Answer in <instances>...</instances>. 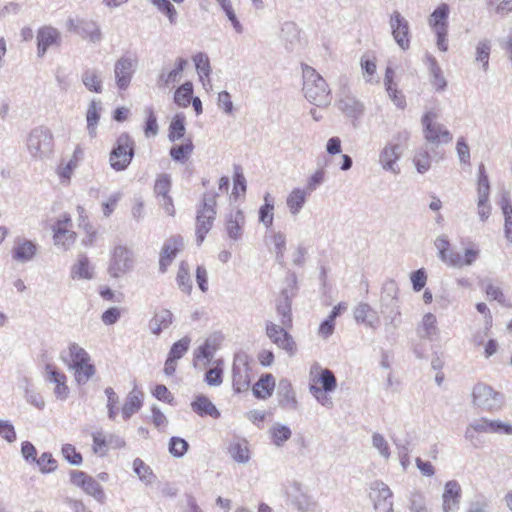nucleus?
<instances>
[{
    "label": "nucleus",
    "instance_id": "nucleus-18",
    "mask_svg": "<svg viewBox=\"0 0 512 512\" xmlns=\"http://www.w3.org/2000/svg\"><path fill=\"white\" fill-rule=\"evenodd\" d=\"M38 252V246L35 242L26 238H16L11 250V256L14 261L25 264L34 259Z\"/></svg>",
    "mask_w": 512,
    "mask_h": 512
},
{
    "label": "nucleus",
    "instance_id": "nucleus-48",
    "mask_svg": "<svg viewBox=\"0 0 512 512\" xmlns=\"http://www.w3.org/2000/svg\"><path fill=\"white\" fill-rule=\"evenodd\" d=\"M86 481V484L82 488L83 491L92 496L100 504H104L106 502V494L99 482H97L93 477H90V479Z\"/></svg>",
    "mask_w": 512,
    "mask_h": 512
},
{
    "label": "nucleus",
    "instance_id": "nucleus-53",
    "mask_svg": "<svg viewBox=\"0 0 512 512\" xmlns=\"http://www.w3.org/2000/svg\"><path fill=\"white\" fill-rule=\"evenodd\" d=\"M490 52L491 42L488 39H483L478 42L476 46V61L482 63L484 71L488 70Z\"/></svg>",
    "mask_w": 512,
    "mask_h": 512
},
{
    "label": "nucleus",
    "instance_id": "nucleus-27",
    "mask_svg": "<svg viewBox=\"0 0 512 512\" xmlns=\"http://www.w3.org/2000/svg\"><path fill=\"white\" fill-rule=\"evenodd\" d=\"M417 335L421 339H426L429 341H436L439 337V328L437 326L436 316L432 313H426L423 317L419 325L417 326Z\"/></svg>",
    "mask_w": 512,
    "mask_h": 512
},
{
    "label": "nucleus",
    "instance_id": "nucleus-12",
    "mask_svg": "<svg viewBox=\"0 0 512 512\" xmlns=\"http://www.w3.org/2000/svg\"><path fill=\"white\" fill-rule=\"evenodd\" d=\"M286 494L292 505L301 512H314L317 508V502L308 495L303 485L299 482L291 483Z\"/></svg>",
    "mask_w": 512,
    "mask_h": 512
},
{
    "label": "nucleus",
    "instance_id": "nucleus-43",
    "mask_svg": "<svg viewBox=\"0 0 512 512\" xmlns=\"http://www.w3.org/2000/svg\"><path fill=\"white\" fill-rule=\"evenodd\" d=\"M193 95V84L190 81H186L179 86L174 93V102L176 105L182 108H186L190 105Z\"/></svg>",
    "mask_w": 512,
    "mask_h": 512
},
{
    "label": "nucleus",
    "instance_id": "nucleus-35",
    "mask_svg": "<svg viewBox=\"0 0 512 512\" xmlns=\"http://www.w3.org/2000/svg\"><path fill=\"white\" fill-rule=\"evenodd\" d=\"M102 109L101 102L92 100L87 109L86 113V121H87V131L91 138L96 137L97 134V125L100 119V111Z\"/></svg>",
    "mask_w": 512,
    "mask_h": 512
},
{
    "label": "nucleus",
    "instance_id": "nucleus-15",
    "mask_svg": "<svg viewBox=\"0 0 512 512\" xmlns=\"http://www.w3.org/2000/svg\"><path fill=\"white\" fill-rule=\"evenodd\" d=\"M233 386L237 392L245 391L250 386V367L246 354H237L234 358Z\"/></svg>",
    "mask_w": 512,
    "mask_h": 512
},
{
    "label": "nucleus",
    "instance_id": "nucleus-64",
    "mask_svg": "<svg viewBox=\"0 0 512 512\" xmlns=\"http://www.w3.org/2000/svg\"><path fill=\"white\" fill-rule=\"evenodd\" d=\"M271 239L274 244L276 259L279 263H282L286 249V236L282 232H274Z\"/></svg>",
    "mask_w": 512,
    "mask_h": 512
},
{
    "label": "nucleus",
    "instance_id": "nucleus-39",
    "mask_svg": "<svg viewBox=\"0 0 512 512\" xmlns=\"http://www.w3.org/2000/svg\"><path fill=\"white\" fill-rule=\"evenodd\" d=\"M142 392L133 389L127 396V399L122 407V416L125 420L129 419L136 413L142 406Z\"/></svg>",
    "mask_w": 512,
    "mask_h": 512
},
{
    "label": "nucleus",
    "instance_id": "nucleus-38",
    "mask_svg": "<svg viewBox=\"0 0 512 512\" xmlns=\"http://www.w3.org/2000/svg\"><path fill=\"white\" fill-rule=\"evenodd\" d=\"M275 387V380L271 374H265L253 386L255 397L265 399L271 396Z\"/></svg>",
    "mask_w": 512,
    "mask_h": 512
},
{
    "label": "nucleus",
    "instance_id": "nucleus-7",
    "mask_svg": "<svg viewBox=\"0 0 512 512\" xmlns=\"http://www.w3.org/2000/svg\"><path fill=\"white\" fill-rule=\"evenodd\" d=\"M287 327L275 324L272 321L265 322L266 336L278 348L284 350L290 357L297 352V344L291 334L286 331Z\"/></svg>",
    "mask_w": 512,
    "mask_h": 512
},
{
    "label": "nucleus",
    "instance_id": "nucleus-3",
    "mask_svg": "<svg viewBox=\"0 0 512 512\" xmlns=\"http://www.w3.org/2000/svg\"><path fill=\"white\" fill-rule=\"evenodd\" d=\"M26 146L29 154L35 159L50 157L54 146L51 130L45 126L35 127L27 137Z\"/></svg>",
    "mask_w": 512,
    "mask_h": 512
},
{
    "label": "nucleus",
    "instance_id": "nucleus-14",
    "mask_svg": "<svg viewBox=\"0 0 512 512\" xmlns=\"http://www.w3.org/2000/svg\"><path fill=\"white\" fill-rule=\"evenodd\" d=\"M370 490V498L373 501L376 511L393 512V493L387 484L376 480L371 483Z\"/></svg>",
    "mask_w": 512,
    "mask_h": 512
},
{
    "label": "nucleus",
    "instance_id": "nucleus-20",
    "mask_svg": "<svg viewBox=\"0 0 512 512\" xmlns=\"http://www.w3.org/2000/svg\"><path fill=\"white\" fill-rule=\"evenodd\" d=\"M423 127L424 139L433 146L448 144L452 141L453 136L450 131L441 123H426Z\"/></svg>",
    "mask_w": 512,
    "mask_h": 512
},
{
    "label": "nucleus",
    "instance_id": "nucleus-33",
    "mask_svg": "<svg viewBox=\"0 0 512 512\" xmlns=\"http://www.w3.org/2000/svg\"><path fill=\"white\" fill-rule=\"evenodd\" d=\"M281 40L285 43L287 50H294L300 43V30L294 22H285L281 28Z\"/></svg>",
    "mask_w": 512,
    "mask_h": 512
},
{
    "label": "nucleus",
    "instance_id": "nucleus-45",
    "mask_svg": "<svg viewBox=\"0 0 512 512\" xmlns=\"http://www.w3.org/2000/svg\"><path fill=\"white\" fill-rule=\"evenodd\" d=\"M216 2L225 13L235 32L237 34H242L244 32V27L237 18L231 0H216Z\"/></svg>",
    "mask_w": 512,
    "mask_h": 512
},
{
    "label": "nucleus",
    "instance_id": "nucleus-34",
    "mask_svg": "<svg viewBox=\"0 0 512 512\" xmlns=\"http://www.w3.org/2000/svg\"><path fill=\"white\" fill-rule=\"evenodd\" d=\"M79 33L83 39H88L92 43H99L102 40V33L99 25L92 20H80Z\"/></svg>",
    "mask_w": 512,
    "mask_h": 512
},
{
    "label": "nucleus",
    "instance_id": "nucleus-24",
    "mask_svg": "<svg viewBox=\"0 0 512 512\" xmlns=\"http://www.w3.org/2000/svg\"><path fill=\"white\" fill-rule=\"evenodd\" d=\"M183 244V238L181 236L171 237L164 243L159 260V270L161 273L167 271L168 266L182 249Z\"/></svg>",
    "mask_w": 512,
    "mask_h": 512
},
{
    "label": "nucleus",
    "instance_id": "nucleus-56",
    "mask_svg": "<svg viewBox=\"0 0 512 512\" xmlns=\"http://www.w3.org/2000/svg\"><path fill=\"white\" fill-rule=\"evenodd\" d=\"M320 387L324 392H333L337 388V380L334 373L329 369H323L318 377Z\"/></svg>",
    "mask_w": 512,
    "mask_h": 512
},
{
    "label": "nucleus",
    "instance_id": "nucleus-42",
    "mask_svg": "<svg viewBox=\"0 0 512 512\" xmlns=\"http://www.w3.org/2000/svg\"><path fill=\"white\" fill-rule=\"evenodd\" d=\"M480 250L476 248L465 249L464 256L459 253L453 254L450 258V266L463 267L472 265L479 257Z\"/></svg>",
    "mask_w": 512,
    "mask_h": 512
},
{
    "label": "nucleus",
    "instance_id": "nucleus-28",
    "mask_svg": "<svg viewBox=\"0 0 512 512\" xmlns=\"http://www.w3.org/2000/svg\"><path fill=\"white\" fill-rule=\"evenodd\" d=\"M277 395L279 405L283 409L294 411L298 408L295 392L290 381L287 379H282L279 382Z\"/></svg>",
    "mask_w": 512,
    "mask_h": 512
},
{
    "label": "nucleus",
    "instance_id": "nucleus-25",
    "mask_svg": "<svg viewBox=\"0 0 512 512\" xmlns=\"http://www.w3.org/2000/svg\"><path fill=\"white\" fill-rule=\"evenodd\" d=\"M61 41L60 32L51 26H44L37 33V53L39 57L44 56L48 48L58 45Z\"/></svg>",
    "mask_w": 512,
    "mask_h": 512
},
{
    "label": "nucleus",
    "instance_id": "nucleus-8",
    "mask_svg": "<svg viewBox=\"0 0 512 512\" xmlns=\"http://www.w3.org/2000/svg\"><path fill=\"white\" fill-rule=\"evenodd\" d=\"M137 68V59L131 55H122L114 64L115 85L119 91H125L131 84Z\"/></svg>",
    "mask_w": 512,
    "mask_h": 512
},
{
    "label": "nucleus",
    "instance_id": "nucleus-62",
    "mask_svg": "<svg viewBox=\"0 0 512 512\" xmlns=\"http://www.w3.org/2000/svg\"><path fill=\"white\" fill-rule=\"evenodd\" d=\"M230 455L238 463H246L250 459L247 445L242 443H235L231 445Z\"/></svg>",
    "mask_w": 512,
    "mask_h": 512
},
{
    "label": "nucleus",
    "instance_id": "nucleus-37",
    "mask_svg": "<svg viewBox=\"0 0 512 512\" xmlns=\"http://www.w3.org/2000/svg\"><path fill=\"white\" fill-rule=\"evenodd\" d=\"M71 277L73 279L90 280L93 278V268L90 266L86 255L80 254L77 262L71 268Z\"/></svg>",
    "mask_w": 512,
    "mask_h": 512
},
{
    "label": "nucleus",
    "instance_id": "nucleus-21",
    "mask_svg": "<svg viewBox=\"0 0 512 512\" xmlns=\"http://www.w3.org/2000/svg\"><path fill=\"white\" fill-rule=\"evenodd\" d=\"M187 64L188 61L186 59L179 57L175 61L174 68L171 70L162 68L157 78V86L159 88L174 87L175 84L180 80Z\"/></svg>",
    "mask_w": 512,
    "mask_h": 512
},
{
    "label": "nucleus",
    "instance_id": "nucleus-17",
    "mask_svg": "<svg viewBox=\"0 0 512 512\" xmlns=\"http://www.w3.org/2000/svg\"><path fill=\"white\" fill-rule=\"evenodd\" d=\"M390 27L395 42L403 50L410 47V34L408 21L397 11L390 17Z\"/></svg>",
    "mask_w": 512,
    "mask_h": 512
},
{
    "label": "nucleus",
    "instance_id": "nucleus-54",
    "mask_svg": "<svg viewBox=\"0 0 512 512\" xmlns=\"http://www.w3.org/2000/svg\"><path fill=\"white\" fill-rule=\"evenodd\" d=\"M193 61L195 63V67L197 70V73L200 77V80H203V77L208 78V82L210 81V73H211V66L208 56L205 53H197L193 57Z\"/></svg>",
    "mask_w": 512,
    "mask_h": 512
},
{
    "label": "nucleus",
    "instance_id": "nucleus-5",
    "mask_svg": "<svg viewBox=\"0 0 512 512\" xmlns=\"http://www.w3.org/2000/svg\"><path fill=\"white\" fill-rule=\"evenodd\" d=\"M135 142L127 133H121L110 152L109 162L115 171L125 170L134 157Z\"/></svg>",
    "mask_w": 512,
    "mask_h": 512
},
{
    "label": "nucleus",
    "instance_id": "nucleus-46",
    "mask_svg": "<svg viewBox=\"0 0 512 512\" xmlns=\"http://www.w3.org/2000/svg\"><path fill=\"white\" fill-rule=\"evenodd\" d=\"M432 156L428 150V147L423 146L420 147L413 158V163L416 167V170L424 174L431 168Z\"/></svg>",
    "mask_w": 512,
    "mask_h": 512
},
{
    "label": "nucleus",
    "instance_id": "nucleus-47",
    "mask_svg": "<svg viewBox=\"0 0 512 512\" xmlns=\"http://www.w3.org/2000/svg\"><path fill=\"white\" fill-rule=\"evenodd\" d=\"M185 134V116L182 113H178L172 119L169 126V140L176 141L182 138Z\"/></svg>",
    "mask_w": 512,
    "mask_h": 512
},
{
    "label": "nucleus",
    "instance_id": "nucleus-63",
    "mask_svg": "<svg viewBox=\"0 0 512 512\" xmlns=\"http://www.w3.org/2000/svg\"><path fill=\"white\" fill-rule=\"evenodd\" d=\"M41 473H51L57 468V462L51 453L44 452L36 461Z\"/></svg>",
    "mask_w": 512,
    "mask_h": 512
},
{
    "label": "nucleus",
    "instance_id": "nucleus-59",
    "mask_svg": "<svg viewBox=\"0 0 512 512\" xmlns=\"http://www.w3.org/2000/svg\"><path fill=\"white\" fill-rule=\"evenodd\" d=\"M189 448L188 442L180 437H171L169 441V452L177 458L185 455Z\"/></svg>",
    "mask_w": 512,
    "mask_h": 512
},
{
    "label": "nucleus",
    "instance_id": "nucleus-61",
    "mask_svg": "<svg viewBox=\"0 0 512 512\" xmlns=\"http://www.w3.org/2000/svg\"><path fill=\"white\" fill-rule=\"evenodd\" d=\"M105 395L107 397V410H108V418L112 421L116 419L117 416V404L119 402V397L114 391L113 388L107 387L105 389Z\"/></svg>",
    "mask_w": 512,
    "mask_h": 512
},
{
    "label": "nucleus",
    "instance_id": "nucleus-13",
    "mask_svg": "<svg viewBox=\"0 0 512 512\" xmlns=\"http://www.w3.org/2000/svg\"><path fill=\"white\" fill-rule=\"evenodd\" d=\"M44 378L49 384L54 385L53 394L57 400L65 401L68 399L70 389L64 372L53 364H47L45 366Z\"/></svg>",
    "mask_w": 512,
    "mask_h": 512
},
{
    "label": "nucleus",
    "instance_id": "nucleus-32",
    "mask_svg": "<svg viewBox=\"0 0 512 512\" xmlns=\"http://www.w3.org/2000/svg\"><path fill=\"white\" fill-rule=\"evenodd\" d=\"M308 193L305 189L294 188L286 198V205L292 216H297L306 204Z\"/></svg>",
    "mask_w": 512,
    "mask_h": 512
},
{
    "label": "nucleus",
    "instance_id": "nucleus-29",
    "mask_svg": "<svg viewBox=\"0 0 512 512\" xmlns=\"http://www.w3.org/2000/svg\"><path fill=\"white\" fill-rule=\"evenodd\" d=\"M354 319L367 327L375 329L380 323L378 313L367 303H359L354 309Z\"/></svg>",
    "mask_w": 512,
    "mask_h": 512
},
{
    "label": "nucleus",
    "instance_id": "nucleus-30",
    "mask_svg": "<svg viewBox=\"0 0 512 512\" xmlns=\"http://www.w3.org/2000/svg\"><path fill=\"white\" fill-rule=\"evenodd\" d=\"M191 409L201 417L209 416L218 419L221 415L216 406L205 395H197L191 402Z\"/></svg>",
    "mask_w": 512,
    "mask_h": 512
},
{
    "label": "nucleus",
    "instance_id": "nucleus-1",
    "mask_svg": "<svg viewBox=\"0 0 512 512\" xmlns=\"http://www.w3.org/2000/svg\"><path fill=\"white\" fill-rule=\"evenodd\" d=\"M302 74L305 98L318 107L328 106L331 102L330 89L324 78L308 65L302 67Z\"/></svg>",
    "mask_w": 512,
    "mask_h": 512
},
{
    "label": "nucleus",
    "instance_id": "nucleus-58",
    "mask_svg": "<svg viewBox=\"0 0 512 512\" xmlns=\"http://www.w3.org/2000/svg\"><path fill=\"white\" fill-rule=\"evenodd\" d=\"M372 446L378 451L380 456L384 459H389L391 452L390 447L384 436L378 432L373 433L372 435Z\"/></svg>",
    "mask_w": 512,
    "mask_h": 512
},
{
    "label": "nucleus",
    "instance_id": "nucleus-11",
    "mask_svg": "<svg viewBox=\"0 0 512 512\" xmlns=\"http://www.w3.org/2000/svg\"><path fill=\"white\" fill-rule=\"evenodd\" d=\"M335 105L345 117L352 121L359 120L365 112L364 103L349 91H342Z\"/></svg>",
    "mask_w": 512,
    "mask_h": 512
},
{
    "label": "nucleus",
    "instance_id": "nucleus-51",
    "mask_svg": "<svg viewBox=\"0 0 512 512\" xmlns=\"http://www.w3.org/2000/svg\"><path fill=\"white\" fill-rule=\"evenodd\" d=\"M133 470L139 479L146 484H151L155 480V475L153 474L151 468L146 465L140 458H136L133 461Z\"/></svg>",
    "mask_w": 512,
    "mask_h": 512
},
{
    "label": "nucleus",
    "instance_id": "nucleus-26",
    "mask_svg": "<svg viewBox=\"0 0 512 512\" xmlns=\"http://www.w3.org/2000/svg\"><path fill=\"white\" fill-rule=\"evenodd\" d=\"M244 224L245 216L242 210L236 209L230 211L226 219V232L228 237L234 241L241 239Z\"/></svg>",
    "mask_w": 512,
    "mask_h": 512
},
{
    "label": "nucleus",
    "instance_id": "nucleus-31",
    "mask_svg": "<svg viewBox=\"0 0 512 512\" xmlns=\"http://www.w3.org/2000/svg\"><path fill=\"white\" fill-rule=\"evenodd\" d=\"M81 81L85 88L94 93H102L103 79L102 72L95 67H87L81 74Z\"/></svg>",
    "mask_w": 512,
    "mask_h": 512
},
{
    "label": "nucleus",
    "instance_id": "nucleus-50",
    "mask_svg": "<svg viewBox=\"0 0 512 512\" xmlns=\"http://www.w3.org/2000/svg\"><path fill=\"white\" fill-rule=\"evenodd\" d=\"M434 244L438 250L439 258L446 264L450 265V258L457 252L449 250L450 242L448 237L446 235H440L436 238Z\"/></svg>",
    "mask_w": 512,
    "mask_h": 512
},
{
    "label": "nucleus",
    "instance_id": "nucleus-4",
    "mask_svg": "<svg viewBox=\"0 0 512 512\" xmlns=\"http://www.w3.org/2000/svg\"><path fill=\"white\" fill-rule=\"evenodd\" d=\"M216 197L215 193H206L203 196V203L197 211L196 216V240L200 246L206 234L211 230L216 218Z\"/></svg>",
    "mask_w": 512,
    "mask_h": 512
},
{
    "label": "nucleus",
    "instance_id": "nucleus-40",
    "mask_svg": "<svg viewBox=\"0 0 512 512\" xmlns=\"http://www.w3.org/2000/svg\"><path fill=\"white\" fill-rule=\"evenodd\" d=\"M449 6L445 3L439 5L429 17V25L433 30H440V27L448 29Z\"/></svg>",
    "mask_w": 512,
    "mask_h": 512
},
{
    "label": "nucleus",
    "instance_id": "nucleus-23",
    "mask_svg": "<svg viewBox=\"0 0 512 512\" xmlns=\"http://www.w3.org/2000/svg\"><path fill=\"white\" fill-rule=\"evenodd\" d=\"M461 492V486L457 481L450 480L446 482L442 495L443 512H457L459 510Z\"/></svg>",
    "mask_w": 512,
    "mask_h": 512
},
{
    "label": "nucleus",
    "instance_id": "nucleus-16",
    "mask_svg": "<svg viewBox=\"0 0 512 512\" xmlns=\"http://www.w3.org/2000/svg\"><path fill=\"white\" fill-rule=\"evenodd\" d=\"M71 225V219L68 216H64L63 219H59L53 226V240L54 245L66 251L71 248L76 239V234L69 229Z\"/></svg>",
    "mask_w": 512,
    "mask_h": 512
},
{
    "label": "nucleus",
    "instance_id": "nucleus-9",
    "mask_svg": "<svg viewBox=\"0 0 512 512\" xmlns=\"http://www.w3.org/2000/svg\"><path fill=\"white\" fill-rule=\"evenodd\" d=\"M398 287L394 280H387L383 285V290L380 297V312L391 319V323L398 316H400V309L398 304Z\"/></svg>",
    "mask_w": 512,
    "mask_h": 512
},
{
    "label": "nucleus",
    "instance_id": "nucleus-10",
    "mask_svg": "<svg viewBox=\"0 0 512 512\" xmlns=\"http://www.w3.org/2000/svg\"><path fill=\"white\" fill-rule=\"evenodd\" d=\"M472 397L473 404L483 410H497L502 405V395L484 383H478L473 387Z\"/></svg>",
    "mask_w": 512,
    "mask_h": 512
},
{
    "label": "nucleus",
    "instance_id": "nucleus-55",
    "mask_svg": "<svg viewBox=\"0 0 512 512\" xmlns=\"http://www.w3.org/2000/svg\"><path fill=\"white\" fill-rule=\"evenodd\" d=\"M176 281L181 291L190 294L192 290V282L190 279L188 266L185 262H181L179 266Z\"/></svg>",
    "mask_w": 512,
    "mask_h": 512
},
{
    "label": "nucleus",
    "instance_id": "nucleus-36",
    "mask_svg": "<svg viewBox=\"0 0 512 512\" xmlns=\"http://www.w3.org/2000/svg\"><path fill=\"white\" fill-rule=\"evenodd\" d=\"M173 315L167 310L163 309L152 317L149 321V328L154 335H159L164 329H167L172 323Z\"/></svg>",
    "mask_w": 512,
    "mask_h": 512
},
{
    "label": "nucleus",
    "instance_id": "nucleus-49",
    "mask_svg": "<svg viewBox=\"0 0 512 512\" xmlns=\"http://www.w3.org/2000/svg\"><path fill=\"white\" fill-rule=\"evenodd\" d=\"M25 386H24V397L25 400L31 404L32 406L36 407L39 410L44 409L45 407V400L42 397L40 393H38L34 388L31 387L30 382L25 379Z\"/></svg>",
    "mask_w": 512,
    "mask_h": 512
},
{
    "label": "nucleus",
    "instance_id": "nucleus-2",
    "mask_svg": "<svg viewBox=\"0 0 512 512\" xmlns=\"http://www.w3.org/2000/svg\"><path fill=\"white\" fill-rule=\"evenodd\" d=\"M70 361L67 363L68 368L73 371L75 382L78 386H83L95 375L96 368L91 363L89 353L77 343L69 345Z\"/></svg>",
    "mask_w": 512,
    "mask_h": 512
},
{
    "label": "nucleus",
    "instance_id": "nucleus-22",
    "mask_svg": "<svg viewBox=\"0 0 512 512\" xmlns=\"http://www.w3.org/2000/svg\"><path fill=\"white\" fill-rule=\"evenodd\" d=\"M473 430L477 433H497L502 435H512V424L501 420H489L480 418L470 423Z\"/></svg>",
    "mask_w": 512,
    "mask_h": 512
},
{
    "label": "nucleus",
    "instance_id": "nucleus-57",
    "mask_svg": "<svg viewBox=\"0 0 512 512\" xmlns=\"http://www.w3.org/2000/svg\"><path fill=\"white\" fill-rule=\"evenodd\" d=\"M193 151V144L188 141L185 144L173 146L170 149V156L174 161L183 162Z\"/></svg>",
    "mask_w": 512,
    "mask_h": 512
},
{
    "label": "nucleus",
    "instance_id": "nucleus-41",
    "mask_svg": "<svg viewBox=\"0 0 512 512\" xmlns=\"http://www.w3.org/2000/svg\"><path fill=\"white\" fill-rule=\"evenodd\" d=\"M427 59L429 62L431 84L436 90L443 91L447 86V82L442 74V70L433 56L429 55Z\"/></svg>",
    "mask_w": 512,
    "mask_h": 512
},
{
    "label": "nucleus",
    "instance_id": "nucleus-6",
    "mask_svg": "<svg viewBox=\"0 0 512 512\" xmlns=\"http://www.w3.org/2000/svg\"><path fill=\"white\" fill-rule=\"evenodd\" d=\"M133 267V251L123 245L115 246L111 252V258L108 267L109 274L114 278H119L131 271Z\"/></svg>",
    "mask_w": 512,
    "mask_h": 512
},
{
    "label": "nucleus",
    "instance_id": "nucleus-52",
    "mask_svg": "<svg viewBox=\"0 0 512 512\" xmlns=\"http://www.w3.org/2000/svg\"><path fill=\"white\" fill-rule=\"evenodd\" d=\"M276 311L280 316L281 325L290 328L292 326L291 303L287 297L277 303Z\"/></svg>",
    "mask_w": 512,
    "mask_h": 512
},
{
    "label": "nucleus",
    "instance_id": "nucleus-19",
    "mask_svg": "<svg viewBox=\"0 0 512 512\" xmlns=\"http://www.w3.org/2000/svg\"><path fill=\"white\" fill-rule=\"evenodd\" d=\"M404 147H400L398 143L387 144L379 154V163L381 167L393 174H398L400 169L397 165L398 160L402 156Z\"/></svg>",
    "mask_w": 512,
    "mask_h": 512
},
{
    "label": "nucleus",
    "instance_id": "nucleus-44",
    "mask_svg": "<svg viewBox=\"0 0 512 512\" xmlns=\"http://www.w3.org/2000/svg\"><path fill=\"white\" fill-rule=\"evenodd\" d=\"M271 440L277 447L283 446V444L291 438V429L283 424L275 423L269 430Z\"/></svg>",
    "mask_w": 512,
    "mask_h": 512
},
{
    "label": "nucleus",
    "instance_id": "nucleus-60",
    "mask_svg": "<svg viewBox=\"0 0 512 512\" xmlns=\"http://www.w3.org/2000/svg\"><path fill=\"white\" fill-rule=\"evenodd\" d=\"M258 214L259 222L269 229L273 225L274 221V203L261 205Z\"/></svg>",
    "mask_w": 512,
    "mask_h": 512
}]
</instances>
